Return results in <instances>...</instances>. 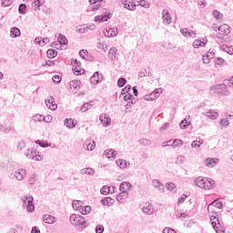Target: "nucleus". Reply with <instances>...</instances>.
Instances as JSON below:
<instances>
[{
	"label": "nucleus",
	"instance_id": "f704fd0d",
	"mask_svg": "<svg viewBox=\"0 0 233 233\" xmlns=\"http://www.w3.org/2000/svg\"><path fill=\"white\" fill-rule=\"evenodd\" d=\"M153 187L155 188H158V190H164L165 189V187L162 185V183L159 182V180H157V179L153 180Z\"/></svg>",
	"mask_w": 233,
	"mask_h": 233
},
{
	"label": "nucleus",
	"instance_id": "5fc2aeb1",
	"mask_svg": "<svg viewBox=\"0 0 233 233\" xmlns=\"http://www.w3.org/2000/svg\"><path fill=\"white\" fill-rule=\"evenodd\" d=\"M105 232V227L103 225H97L96 227V233H103Z\"/></svg>",
	"mask_w": 233,
	"mask_h": 233
},
{
	"label": "nucleus",
	"instance_id": "c03bdc74",
	"mask_svg": "<svg viewBox=\"0 0 233 233\" xmlns=\"http://www.w3.org/2000/svg\"><path fill=\"white\" fill-rule=\"evenodd\" d=\"M127 85V79L120 77L117 80V86H119V88H123V86Z\"/></svg>",
	"mask_w": 233,
	"mask_h": 233
},
{
	"label": "nucleus",
	"instance_id": "6e6552de",
	"mask_svg": "<svg viewBox=\"0 0 233 233\" xmlns=\"http://www.w3.org/2000/svg\"><path fill=\"white\" fill-rule=\"evenodd\" d=\"M25 176H26V169H23V168L18 169L14 173V177H15V179H17V181H23Z\"/></svg>",
	"mask_w": 233,
	"mask_h": 233
},
{
	"label": "nucleus",
	"instance_id": "ddd939ff",
	"mask_svg": "<svg viewBox=\"0 0 233 233\" xmlns=\"http://www.w3.org/2000/svg\"><path fill=\"white\" fill-rule=\"evenodd\" d=\"M137 0H132V2H127V0H125L123 2L124 5V8H127V10H131L134 11L136 10V6H137V5L136 4Z\"/></svg>",
	"mask_w": 233,
	"mask_h": 233
},
{
	"label": "nucleus",
	"instance_id": "f257e3e1",
	"mask_svg": "<svg viewBox=\"0 0 233 233\" xmlns=\"http://www.w3.org/2000/svg\"><path fill=\"white\" fill-rule=\"evenodd\" d=\"M196 187L198 188H203L204 190H212L216 182L211 178H203V177H198L194 181Z\"/></svg>",
	"mask_w": 233,
	"mask_h": 233
},
{
	"label": "nucleus",
	"instance_id": "4468645a",
	"mask_svg": "<svg viewBox=\"0 0 233 233\" xmlns=\"http://www.w3.org/2000/svg\"><path fill=\"white\" fill-rule=\"evenodd\" d=\"M180 33L184 37H196V33L188 28L180 29Z\"/></svg>",
	"mask_w": 233,
	"mask_h": 233
},
{
	"label": "nucleus",
	"instance_id": "39448f33",
	"mask_svg": "<svg viewBox=\"0 0 233 233\" xmlns=\"http://www.w3.org/2000/svg\"><path fill=\"white\" fill-rule=\"evenodd\" d=\"M46 105L49 110H56L57 109V104H56V99L53 98V96H48L46 100Z\"/></svg>",
	"mask_w": 233,
	"mask_h": 233
},
{
	"label": "nucleus",
	"instance_id": "3c124183",
	"mask_svg": "<svg viewBox=\"0 0 233 233\" xmlns=\"http://www.w3.org/2000/svg\"><path fill=\"white\" fill-rule=\"evenodd\" d=\"M224 52H227V54H229L230 56H232L233 55V46H226L224 47Z\"/></svg>",
	"mask_w": 233,
	"mask_h": 233
},
{
	"label": "nucleus",
	"instance_id": "a211bd4d",
	"mask_svg": "<svg viewBox=\"0 0 233 233\" xmlns=\"http://www.w3.org/2000/svg\"><path fill=\"white\" fill-rule=\"evenodd\" d=\"M128 198V191H120V194L116 196V201L120 203H125V199Z\"/></svg>",
	"mask_w": 233,
	"mask_h": 233
},
{
	"label": "nucleus",
	"instance_id": "423d86ee",
	"mask_svg": "<svg viewBox=\"0 0 233 233\" xmlns=\"http://www.w3.org/2000/svg\"><path fill=\"white\" fill-rule=\"evenodd\" d=\"M100 81H103V75L99 74V72L96 71L90 77V83L91 85H97V83H100Z\"/></svg>",
	"mask_w": 233,
	"mask_h": 233
},
{
	"label": "nucleus",
	"instance_id": "cd10ccee",
	"mask_svg": "<svg viewBox=\"0 0 233 233\" xmlns=\"http://www.w3.org/2000/svg\"><path fill=\"white\" fill-rule=\"evenodd\" d=\"M101 203L105 207H112V205L114 204V199H112V198H105L101 199Z\"/></svg>",
	"mask_w": 233,
	"mask_h": 233
},
{
	"label": "nucleus",
	"instance_id": "7ed1b4c3",
	"mask_svg": "<svg viewBox=\"0 0 233 233\" xmlns=\"http://www.w3.org/2000/svg\"><path fill=\"white\" fill-rule=\"evenodd\" d=\"M23 207H26L27 212H34L35 206H34V197L24 196L22 198Z\"/></svg>",
	"mask_w": 233,
	"mask_h": 233
},
{
	"label": "nucleus",
	"instance_id": "a878e982",
	"mask_svg": "<svg viewBox=\"0 0 233 233\" xmlns=\"http://www.w3.org/2000/svg\"><path fill=\"white\" fill-rule=\"evenodd\" d=\"M116 165L119 167V168H128V167H130V163L124 159L116 160Z\"/></svg>",
	"mask_w": 233,
	"mask_h": 233
},
{
	"label": "nucleus",
	"instance_id": "b1692460",
	"mask_svg": "<svg viewBox=\"0 0 233 233\" xmlns=\"http://www.w3.org/2000/svg\"><path fill=\"white\" fill-rule=\"evenodd\" d=\"M70 88H73V90H79L81 88V82L79 80H72L69 82Z\"/></svg>",
	"mask_w": 233,
	"mask_h": 233
},
{
	"label": "nucleus",
	"instance_id": "c85d7f7f",
	"mask_svg": "<svg viewBox=\"0 0 233 233\" xmlns=\"http://www.w3.org/2000/svg\"><path fill=\"white\" fill-rule=\"evenodd\" d=\"M95 170L92 167H86L81 170V174L86 175V176H94Z\"/></svg>",
	"mask_w": 233,
	"mask_h": 233
},
{
	"label": "nucleus",
	"instance_id": "bf43d9fd",
	"mask_svg": "<svg viewBox=\"0 0 233 233\" xmlns=\"http://www.w3.org/2000/svg\"><path fill=\"white\" fill-rule=\"evenodd\" d=\"M52 80L54 83H61V76L59 75H55L53 77H52Z\"/></svg>",
	"mask_w": 233,
	"mask_h": 233
},
{
	"label": "nucleus",
	"instance_id": "774afa93",
	"mask_svg": "<svg viewBox=\"0 0 233 233\" xmlns=\"http://www.w3.org/2000/svg\"><path fill=\"white\" fill-rule=\"evenodd\" d=\"M163 233H177V232H176V230H174V228H165L163 229Z\"/></svg>",
	"mask_w": 233,
	"mask_h": 233
},
{
	"label": "nucleus",
	"instance_id": "f8f14e48",
	"mask_svg": "<svg viewBox=\"0 0 233 233\" xmlns=\"http://www.w3.org/2000/svg\"><path fill=\"white\" fill-rule=\"evenodd\" d=\"M212 207H216V208L221 209L223 208V202L219 201V199H215L208 206V212H210Z\"/></svg>",
	"mask_w": 233,
	"mask_h": 233
},
{
	"label": "nucleus",
	"instance_id": "69168bd1",
	"mask_svg": "<svg viewBox=\"0 0 233 233\" xmlns=\"http://www.w3.org/2000/svg\"><path fill=\"white\" fill-rule=\"evenodd\" d=\"M12 5V0H3L2 1V6L6 7L10 6Z\"/></svg>",
	"mask_w": 233,
	"mask_h": 233
},
{
	"label": "nucleus",
	"instance_id": "7c9ffc66",
	"mask_svg": "<svg viewBox=\"0 0 233 233\" xmlns=\"http://www.w3.org/2000/svg\"><path fill=\"white\" fill-rule=\"evenodd\" d=\"M46 56L49 59H54L57 56V50L56 49H48L46 52Z\"/></svg>",
	"mask_w": 233,
	"mask_h": 233
},
{
	"label": "nucleus",
	"instance_id": "49530a36",
	"mask_svg": "<svg viewBox=\"0 0 233 233\" xmlns=\"http://www.w3.org/2000/svg\"><path fill=\"white\" fill-rule=\"evenodd\" d=\"M18 12L19 14H23V15L26 14V5L21 4L18 7Z\"/></svg>",
	"mask_w": 233,
	"mask_h": 233
},
{
	"label": "nucleus",
	"instance_id": "72a5a7b5",
	"mask_svg": "<svg viewBox=\"0 0 233 233\" xmlns=\"http://www.w3.org/2000/svg\"><path fill=\"white\" fill-rule=\"evenodd\" d=\"M86 147V150H94V148H96V142L93 141L92 143H88V142H86L85 145H84V148Z\"/></svg>",
	"mask_w": 233,
	"mask_h": 233
},
{
	"label": "nucleus",
	"instance_id": "6ab92c4d",
	"mask_svg": "<svg viewBox=\"0 0 233 233\" xmlns=\"http://www.w3.org/2000/svg\"><path fill=\"white\" fill-rule=\"evenodd\" d=\"M212 227L216 233H225V228L221 227V223L212 222Z\"/></svg>",
	"mask_w": 233,
	"mask_h": 233
},
{
	"label": "nucleus",
	"instance_id": "13d9d810",
	"mask_svg": "<svg viewBox=\"0 0 233 233\" xmlns=\"http://www.w3.org/2000/svg\"><path fill=\"white\" fill-rule=\"evenodd\" d=\"M52 48H56L57 50H59L61 48V44L59 43V41H55L51 44Z\"/></svg>",
	"mask_w": 233,
	"mask_h": 233
},
{
	"label": "nucleus",
	"instance_id": "5701e85b",
	"mask_svg": "<svg viewBox=\"0 0 233 233\" xmlns=\"http://www.w3.org/2000/svg\"><path fill=\"white\" fill-rule=\"evenodd\" d=\"M21 36V30L18 27H12L10 30V37Z\"/></svg>",
	"mask_w": 233,
	"mask_h": 233
},
{
	"label": "nucleus",
	"instance_id": "338daca9",
	"mask_svg": "<svg viewBox=\"0 0 233 233\" xmlns=\"http://www.w3.org/2000/svg\"><path fill=\"white\" fill-rule=\"evenodd\" d=\"M166 187L168 189V190H174V188H176V185L174 183H167L166 184Z\"/></svg>",
	"mask_w": 233,
	"mask_h": 233
},
{
	"label": "nucleus",
	"instance_id": "79ce46f5",
	"mask_svg": "<svg viewBox=\"0 0 233 233\" xmlns=\"http://www.w3.org/2000/svg\"><path fill=\"white\" fill-rule=\"evenodd\" d=\"M33 121H34L35 123H39V122H41V121H45V117L39 115V114H36V115L33 116Z\"/></svg>",
	"mask_w": 233,
	"mask_h": 233
},
{
	"label": "nucleus",
	"instance_id": "a19ab883",
	"mask_svg": "<svg viewBox=\"0 0 233 233\" xmlns=\"http://www.w3.org/2000/svg\"><path fill=\"white\" fill-rule=\"evenodd\" d=\"M219 125H220V127L227 128V127H228V125H230V121H228V119H227V118H221L219 120Z\"/></svg>",
	"mask_w": 233,
	"mask_h": 233
},
{
	"label": "nucleus",
	"instance_id": "20e7f679",
	"mask_svg": "<svg viewBox=\"0 0 233 233\" xmlns=\"http://www.w3.org/2000/svg\"><path fill=\"white\" fill-rule=\"evenodd\" d=\"M88 30H96V25L91 24L89 25H78L76 26L77 34H86Z\"/></svg>",
	"mask_w": 233,
	"mask_h": 233
},
{
	"label": "nucleus",
	"instance_id": "4be33fe9",
	"mask_svg": "<svg viewBox=\"0 0 233 233\" xmlns=\"http://www.w3.org/2000/svg\"><path fill=\"white\" fill-rule=\"evenodd\" d=\"M142 211L144 214H147V216L154 214V208H152V205L150 204H146V206L143 207Z\"/></svg>",
	"mask_w": 233,
	"mask_h": 233
},
{
	"label": "nucleus",
	"instance_id": "412c9836",
	"mask_svg": "<svg viewBox=\"0 0 233 233\" xmlns=\"http://www.w3.org/2000/svg\"><path fill=\"white\" fill-rule=\"evenodd\" d=\"M132 188V184L130 182H122L119 187L120 191L128 192Z\"/></svg>",
	"mask_w": 233,
	"mask_h": 233
},
{
	"label": "nucleus",
	"instance_id": "4c0bfd02",
	"mask_svg": "<svg viewBox=\"0 0 233 233\" xmlns=\"http://www.w3.org/2000/svg\"><path fill=\"white\" fill-rule=\"evenodd\" d=\"M79 56L82 57V59L88 61V51L86 49H81L79 51Z\"/></svg>",
	"mask_w": 233,
	"mask_h": 233
},
{
	"label": "nucleus",
	"instance_id": "58836bf2",
	"mask_svg": "<svg viewBox=\"0 0 233 233\" xmlns=\"http://www.w3.org/2000/svg\"><path fill=\"white\" fill-rule=\"evenodd\" d=\"M205 42L199 40V39H197L193 42V47L194 48H199L200 46H205Z\"/></svg>",
	"mask_w": 233,
	"mask_h": 233
},
{
	"label": "nucleus",
	"instance_id": "2eb2a0df",
	"mask_svg": "<svg viewBox=\"0 0 233 233\" xmlns=\"http://www.w3.org/2000/svg\"><path fill=\"white\" fill-rule=\"evenodd\" d=\"M43 221L47 223L48 225H54V223L57 221V218L52 215H45L43 217Z\"/></svg>",
	"mask_w": 233,
	"mask_h": 233
},
{
	"label": "nucleus",
	"instance_id": "37998d69",
	"mask_svg": "<svg viewBox=\"0 0 233 233\" xmlns=\"http://www.w3.org/2000/svg\"><path fill=\"white\" fill-rule=\"evenodd\" d=\"M72 71L74 72L75 76H81V66H73Z\"/></svg>",
	"mask_w": 233,
	"mask_h": 233
},
{
	"label": "nucleus",
	"instance_id": "1a4fd4ad",
	"mask_svg": "<svg viewBox=\"0 0 233 233\" xmlns=\"http://www.w3.org/2000/svg\"><path fill=\"white\" fill-rule=\"evenodd\" d=\"M162 14L163 23L165 25H170V23H172V17L170 16V13L168 12V10L164 9Z\"/></svg>",
	"mask_w": 233,
	"mask_h": 233
},
{
	"label": "nucleus",
	"instance_id": "9d476101",
	"mask_svg": "<svg viewBox=\"0 0 233 233\" xmlns=\"http://www.w3.org/2000/svg\"><path fill=\"white\" fill-rule=\"evenodd\" d=\"M99 120L101 121L104 127H110L112 123V119L106 114L101 115L99 116Z\"/></svg>",
	"mask_w": 233,
	"mask_h": 233
},
{
	"label": "nucleus",
	"instance_id": "a18cd8bd",
	"mask_svg": "<svg viewBox=\"0 0 233 233\" xmlns=\"http://www.w3.org/2000/svg\"><path fill=\"white\" fill-rule=\"evenodd\" d=\"M212 15H213V17H215V19H222V17H223V15L221 13H219V11H218V10H214L212 12Z\"/></svg>",
	"mask_w": 233,
	"mask_h": 233
},
{
	"label": "nucleus",
	"instance_id": "9b49d317",
	"mask_svg": "<svg viewBox=\"0 0 233 233\" xmlns=\"http://www.w3.org/2000/svg\"><path fill=\"white\" fill-rule=\"evenodd\" d=\"M106 37H116L117 35V27H112L109 29H106L104 32Z\"/></svg>",
	"mask_w": 233,
	"mask_h": 233
},
{
	"label": "nucleus",
	"instance_id": "680f3d73",
	"mask_svg": "<svg viewBox=\"0 0 233 233\" xmlns=\"http://www.w3.org/2000/svg\"><path fill=\"white\" fill-rule=\"evenodd\" d=\"M130 88H132V86L130 85H127L126 87L122 89L121 94H128V92H130Z\"/></svg>",
	"mask_w": 233,
	"mask_h": 233
},
{
	"label": "nucleus",
	"instance_id": "09e8293b",
	"mask_svg": "<svg viewBox=\"0 0 233 233\" xmlns=\"http://www.w3.org/2000/svg\"><path fill=\"white\" fill-rule=\"evenodd\" d=\"M35 143H36V145H39V147H41L42 148H47V147H48V143H46L45 141L36 140Z\"/></svg>",
	"mask_w": 233,
	"mask_h": 233
},
{
	"label": "nucleus",
	"instance_id": "dca6fc26",
	"mask_svg": "<svg viewBox=\"0 0 233 233\" xmlns=\"http://www.w3.org/2000/svg\"><path fill=\"white\" fill-rule=\"evenodd\" d=\"M205 163H206V167L212 168V167H216V165H218V163H219V159L218 158H207L205 160Z\"/></svg>",
	"mask_w": 233,
	"mask_h": 233
},
{
	"label": "nucleus",
	"instance_id": "c9c22d12",
	"mask_svg": "<svg viewBox=\"0 0 233 233\" xmlns=\"http://www.w3.org/2000/svg\"><path fill=\"white\" fill-rule=\"evenodd\" d=\"M112 192V189L110 187L108 186H104L101 189H100V194H103L104 196H106V194H110Z\"/></svg>",
	"mask_w": 233,
	"mask_h": 233
},
{
	"label": "nucleus",
	"instance_id": "de8ad7c7",
	"mask_svg": "<svg viewBox=\"0 0 233 233\" xmlns=\"http://www.w3.org/2000/svg\"><path fill=\"white\" fill-rule=\"evenodd\" d=\"M25 156L28 159H34V156H35V151L28 149Z\"/></svg>",
	"mask_w": 233,
	"mask_h": 233
},
{
	"label": "nucleus",
	"instance_id": "473e14b6",
	"mask_svg": "<svg viewBox=\"0 0 233 233\" xmlns=\"http://www.w3.org/2000/svg\"><path fill=\"white\" fill-rule=\"evenodd\" d=\"M137 6H142L143 8H150V4L147 3L145 0L136 1Z\"/></svg>",
	"mask_w": 233,
	"mask_h": 233
},
{
	"label": "nucleus",
	"instance_id": "6e6d98bb",
	"mask_svg": "<svg viewBox=\"0 0 233 233\" xmlns=\"http://www.w3.org/2000/svg\"><path fill=\"white\" fill-rule=\"evenodd\" d=\"M218 216H210V221H211V225L212 223H218V225H219V218H218Z\"/></svg>",
	"mask_w": 233,
	"mask_h": 233
},
{
	"label": "nucleus",
	"instance_id": "e433bc0d",
	"mask_svg": "<svg viewBox=\"0 0 233 233\" xmlns=\"http://www.w3.org/2000/svg\"><path fill=\"white\" fill-rule=\"evenodd\" d=\"M90 210H92V208L90 206H84L82 207L80 212L83 214V216H86V214H90Z\"/></svg>",
	"mask_w": 233,
	"mask_h": 233
},
{
	"label": "nucleus",
	"instance_id": "f3484780",
	"mask_svg": "<svg viewBox=\"0 0 233 233\" xmlns=\"http://www.w3.org/2000/svg\"><path fill=\"white\" fill-rule=\"evenodd\" d=\"M105 156L107 159H116V156H117V151L114 149H107L105 151Z\"/></svg>",
	"mask_w": 233,
	"mask_h": 233
},
{
	"label": "nucleus",
	"instance_id": "2f4dec72",
	"mask_svg": "<svg viewBox=\"0 0 233 233\" xmlns=\"http://www.w3.org/2000/svg\"><path fill=\"white\" fill-rule=\"evenodd\" d=\"M139 145H142V147H150L152 145V140L147 138H142L138 141Z\"/></svg>",
	"mask_w": 233,
	"mask_h": 233
},
{
	"label": "nucleus",
	"instance_id": "e2e57ef3",
	"mask_svg": "<svg viewBox=\"0 0 233 233\" xmlns=\"http://www.w3.org/2000/svg\"><path fill=\"white\" fill-rule=\"evenodd\" d=\"M187 198V195H182L181 198H179L177 200V205H181V203H185Z\"/></svg>",
	"mask_w": 233,
	"mask_h": 233
},
{
	"label": "nucleus",
	"instance_id": "8fccbe9b",
	"mask_svg": "<svg viewBox=\"0 0 233 233\" xmlns=\"http://www.w3.org/2000/svg\"><path fill=\"white\" fill-rule=\"evenodd\" d=\"M97 48L103 52H106V45L101 42H97Z\"/></svg>",
	"mask_w": 233,
	"mask_h": 233
},
{
	"label": "nucleus",
	"instance_id": "4d7b16f0",
	"mask_svg": "<svg viewBox=\"0 0 233 233\" xmlns=\"http://www.w3.org/2000/svg\"><path fill=\"white\" fill-rule=\"evenodd\" d=\"M56 63L52 60H46L44 64H42V66H54Z\"/></svg>",
	"mask_w": 233,
	"mask_h": 233
},
{
	"label": "nucleus",
	"instance_id": "052dcab7",
	"mask_svg": "<svg viewBox=\"0 0 233 233\" xmlns=\"http://www.w3.org/2000/svg\"><path fill=\"white\" fill-rule=\"evenodd\" d=\"M215 63L221 66V65H223L225 63V59H223L221 57H217V58H215Z\"/></svg>",
	"mask_w": 233,
	"mask_h": 233
},
{
	"label": "nucleus",
	"instance_id": "864d4df0",
	"mask_svg": "<svg viewBox=\"0 0 233 233\" xmlns=\"http://www.w3.org/2000/svg\"><path fill=\"white\" fill-rule=\"evenodd\" d=\"M187 123L188 122H187V119L182 120L179 124L180 128H182L183 130H187Z\"/></svg>",
	"mask_w": 233,
	"mask_h": 233
},
{
	"label": "nucleus",
	"instance_id": "0eeeda50",
	"mask_svg": "<svg viewBox=\"0 0 233 233\" xmlns=\"http://www.w3.org/2000/svg\"><path fill=\"white\" fill-rule=\"evenodd\" d=\"M218 30L220 35H228V34H230V25L223 24L218 26Z\"/></svg>",
	"mask_w": 233,
	"mask_h": 233
},
{
	"label": "nucleus",
	"instance_id": "c756f323",
	"mask_svg": "<svg viewBox=\"0 0 233 233\" xmlns=\"http://www.w3.org/2000/svg\"><path fill=\"white\" fill-rule=\"evenodd\" d=\"M116 54H117V48L116 47H111L108 51V57L110 59H116Z\"/></svg>",
	"mask_w": 233,
	"mask_h": 233
},
{
	"label": "nucleus",
	"instance_id": "ea45409f",
	"mask_svg": "<svg viewBox=\"0 0 233 233\" xmlns=\"http://www.w3.org/2000/svg\"><path fill=\"white\" fill-rule=\"evenodd\" d=\"M58 43L61 45H67L68 40L66 39V36H65L64 35L60 34L58 36Z\"/></svg>",
	"mask_w": 233,
	"mask_h": 233
},
{
	"label": "nucleus",
	"instance_id": "0e129e2a",
	"mask_svg": "<svg viewBox=\"0 0 233 233\" xmlns=\"http://www.w3.org/2000/svg\"><path fill=\"white\" fill-rule=\"evenodd\" d=\"M163 92V89L161 88H157L155 89L152 93L156 96V97H159V95L162 94Z\"/></svg>",
	"mask_w": 233,
	"mask_h": 233
},
{
	"label": "nucleus",
	"instance_id": "393cba45",
	"mask_svg": "<svg viewBox=\"0 0 233 233\" xmlns=\"http://www.w3.org/2000/svg\"><path fill=\"white\" fill-rule=\"evenodd\" d=\"M64 125L67 128H76V123L74 122V119H72V118H66L64 120Z\"/></svg>",
	"mask_w": 233,
	"mask_h": 233
},
{
	"label": "nucleus",
	"instance_id": "aec40b11",
	"mask_svg": "<svg viewBox=\"0 0 233 233\" xmlns=\"http://www.w3.org/2000/svg\"><path fill=\"white\" fill-rule=\"evenodd\" d=\"M204 116H206V117H208V119H218L219 114H218V112L210 109L209 111L206 112L204 114Z\"/></svg>",
	"mask_w": 233,
	"mask_h": 233
},
{
	"label": "nucleus",
	"instance_id": "f03ea898",
	"mask_svg": "<svg viewBox=\"0 0 233 233\" xmlns=\"http://www.w3.org/2000/svg\"><path fill=\"white\" fill-rule=\"evenodd\" d=\"M69 221L74 227H80V228H85L86 227V221L85 220V218L81 215H71L69 218Z\"/></svg>",
	"mask_w": 233,
	"mask_h": 233
},
{
	"label": "nucleus",
	"instance_id": "603ef678",
	"mask_svg": "<svg viewBox=\"0 0 233 233\" xmlns=\"http://www.w3.org/2000/svg\"><path fill=\"white\" fill-rule=\"evenodd\" d=\"M183 146V141L180 139H175L174 142L172 143V147H182Z\"/></svg>",
	"mask_w": 233,
	"mask_h": 233
},
{
	"label": "nucleus",
	"instance_id": "bb28decb",
	"mask_svg": "<svg viewBox=\"0 0 233 233\" xmlns=\"http://www.w3.org/2000/svg\"><path fill=\"white\" fill-rule=\"evenodd\" d=\"M72 207L74 210H79V212H81V208H83V202L79 200H73Z\"/></svg>",
	"mask_w": 233,
	"mask_h": 233
}]
</instances>
